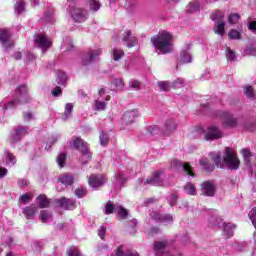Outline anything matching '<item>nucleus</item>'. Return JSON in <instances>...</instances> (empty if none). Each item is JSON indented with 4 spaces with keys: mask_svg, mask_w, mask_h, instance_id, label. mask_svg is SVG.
<instances>
[{
    "mask_svg": "<svg viewBox=\"0 0 256 256\" xmlns=\"http://www.w3.org/2000/svg\"><path fill=\"white\" fill-rule=\"evenodd\" d=\"M139 181L141 185L161 187L165 185V174L162 171L154 172L152 176H149L146 180L140 179Z\"/></svg>",
    "mask_w": 256,
    "mask_h": 256,
    "instance_id": "obj_6",
    "label": "nucleus"
},
{
    "mask_svg": "<svg viewBox=\"0 0 256 256\" xmlns=\"http://www.w3.org/2000/svg\"><path fill=\"white\" fill-rule=\"evenodd\" d=\"M56 81L58 85H65L67 83V74L63 71H58Z\"/></svg>",
    "mask_w": 256,
    "mask_h": 256,
    "instance_id": "obj_38",
    "label": "nucleus"
},
{
    "mask_svg": "<svg viewBox=\"0 0 256 256\" xmlns=\"http://www.w3.org/2000/svg\"><path fill=\"white\" fill-rule=\"evenodd\" d=\"M100 144L102 145V147H105L107 145V143H109V137L107 136V134L101 132L100 133Z\"/></svg>",
    "mask_w": 256,
    "mask_h": 256,
    "instance_id": "obj_57",
    "label": "nucleus"
},
{
    "mask_svg": "<svg viewBox=\"0 0 256 256\" xmlns=\"http://www.w3.org/2000/svg\"><path fill=\"white\" fill-rule=\"evenodd\" d=\"M27 85L22 84L18 86L15 90L14 99L4 105V109H13L19 105H25L31 101V96H29Z\"/></svg>",
    "mask_w": 256,
    "mask_h": 256,
    "instance_id": "obj_3",
    "label": "nucleus"
},
{
    "mask_svg": "<svg viewBox=\"0 0 256 256\" xmlns=\"http://www.w3.org/2000/svg\"><path fill=\"white\" fill-rule=\"evenodd\" d=\"M178 198H179V196L177 195V193H171L167 197V202L169 203L170 207H175V205H177Z\"/></svg>",
    "mask_w": 256,
    "mask_h": 256,
    "instance_id": "obj_45",
    "label": "nucleus"
},
{
    "mask_svg": "<svg viewBox=\"0 0 256 256\" xmlns=\"http://www.w3.org/2000/svg\"><path fill=\"white\" fill-rule=\"evenodd\" d=\"M68 256H83V254H81V252L79 251V249H77L76 247H71L68 252H67Z\"/></svg>",
    "mask_w": 256,
    "mask_h": 256,
    "instance_id": "obj_56",
    "label": "nucleus"
},
{
    "mask_svg": "<svg viewBox=\"0 0 256 256\" xmlns=\"http://www.w3.org/2000/svg\"><path fill=\"white\" fill-rule=\"evenodd\" d=\"M129 85L132 89H139L141 87V83L137 80H130Z\"/></svg>",
    "mask_w": 256,
    "mask_h": 256,
    "instance_id": "obj_61",
    "label": "nucleus"
},
{
    "mask_svg": "<svg viewBox=\"0 0 256 256\" xmlns=\"http://www.w3.org/2000/svg\"><path fill=\"white\" fill-rule=\"evenodd\" d=\"M116 256H139V253L134 251H123V247L120 246L116 249Z\"/></svg>",
    "mask_w": 256,
    "mask_h": 256,
    "instance_id": "obj_35",
    "label": "nucleus"
},
{
    "mask_svg": "<svg viewBox=\"0 0 256 256\" xmlns=\"http://www.w3.org/2000/svg\"><path fill=\"white\" fill-rule=\"evenodd\" d=\"M31 196L29 194H24L22 196H20L19 201L20 203H29V201H31Z\"/></svg>",
    "mask_w": 256,
    "mask_h": 256,
    "instance_id": "obj_60",
    "label": "nucleus"
},
{
    "mask_svg": "<svg viewBox=\"0 0 256 256\" xmlns=\"http://www.w3.org/2000/svg\"><path fill=\"white\" fill-rule=\"evenodd\" d=\"M101 53H103V50L101 48L89 49L82 55L81 65L83 67H89V65L95 63V60L97 59V57H99V55H101Z\"/></svg>",
    "mask_w": 256,
    "mask_h": 256,
    "instance_id": "obj_7",
    "label": "nucleus"
},
{
    "mask_svg": "<svg viewBox=\"0 0 256 256\" xmlns=\"http://www.w3.org/2000/svg\"><path fill=\"white\" fill-rule=\"evenodd\" d=\"M235 229H237L235 224L223 223V236L226 237V239H231L233 233H235Z\"/></svg>",
    "mask_w": 256,
    "mask_h": 256,
    "instance_id": "obj_22",
    "label": "nucleus"
},
{
    "mask_svg": "<svg viewBox=\"0 0 256 256\" xmlns=\"http://www.w3.org/2000/svg\"><path fill=\"white\" fill-rule=\"evenodd\" d=\"M57 207H61L62 209H65L66 211H73L77 207V202L73 199H67L65 197L56 200Z\"/></svg>",
    "mask_w": 256,
    "mask_h": 256,
    "instance_id": "obj_16",
    "label": "nucleus"
},
{
    "mask_svg": "<svg viewBox=\"0 0 256 256\" xmlns=\"http://www.w3.org/2000/svg\"><path fill=\"white\" fill-rule=\"evenodd\" d=\"M223 17H225V15L219 10L212 13V15H211L212 21H216V22L223 21Z\"/></svg>",
    "mask_w": 256,
    "mask_h": 256,
    "instance_id": "obj_50",
    "label": "nucleus"
},
{
    "mask_svg": "<svg viewBox=\"0 0 256 256\" xmlns=\"http://www.w3.org/2000/svg\"><path fill=\"white\" fill-rule=\"evenodd\" d=\"M214 33H216V35H220L221 37L225 35V23L223 21H218L215 23Z\"/></svg>",
    "mask_w": 256,
    "mask_h": 256,
    "instance_id": "obj_25",
    "label": "nucleus"
},
{
    "mask_svg": "<svg viewBox=\"0 0 256 256\" xmlns=\"http://www.w3.org/2000/svg\"><path fill=\"white\" fill-rule=\"evenodd\" d=\"M37 213V206L30 205L23 209V214L27 219H32V217H35V214Z\"/></svg>",
    "mask_w": 256,
    "mask_h": 256,
    "instance_id": "obj_24",
    "label": "nucleus"
},
{
    "mask_svg": "<svg viewBox=\"0 0 256 256\" xmlns=\"http://www.w3.org/2000/svg\"><path fill=\"white\" fill-rule=\"evenodd\" d=\"M115 213L116 215H118V217H121V219H126L127 215H129V212L127 211V209H125L123 206H120V205L116 207Z\"/></svg>",
    "mask_w": 256,
    "mask_h": 256,
    "instance_id": "obj_41",
    "label": "nucleus"
},
{
    "mask_svg": "<svg viewBox=\"0 0 256 256\" xmlns=\"http://www.w3.org/2000/svg\"><path fill=\"white\" fill-rule=\"evenodd\" d=\"M69 11L71 12L72 18L74 21H76V23H83L84 21H87V18L89 17L87 11L81 8H71L70 6Z\"/></svg>",
    "mask_w": 256,
    "mask_h": 256,
    "instance_id": "obj_12",
    "label": "nucleus"
},
{
    "mask_svg": "<svg viewBox=\"0 0 256 256\" xmlns=\"http://www.w3.org/2000/svg\"><path fill=\"white\" fill-rule=\"evenodd\" d=\"M40 219L42 223H49V221H53V214L47 210H43L40 212Z\"/></svg>",
    "mask_w": 256,
    "mask_h": 256,
    "instance_id": "obj_32",
    "label": "nucleus"
},
{
    "mask_svg": "<svg viewBox=\"0 0 256 256\" xmlns=\"http://www.w3.org/2000/svg\"><path fill=\"white\" fill-rule=\"evenodd\" d=\"M107 109V103L99 99L95 100L94 111H105Z\"/></svg>",
    "mask_w": 256,
    "mask_h": 256,
    "instance_id": "obj_43",
    "label": "nucleus"
},
{
    "mask_svg": "<svg viewBox=\"0 0 256 256\" xmlns=\"http://www.w3.org/2000/svg\"><path fill=\"white\" fill-rule=\"evenodd\" d=\"M184 191L187 193V195H196L197 188H195V185L193 183H187L184 186Z\"/></svg>",
    "mask_w": 256,
    "mask_h": 256,
    "instance_id": "obj_39",
    "label": "nucleus"
},
{
    "mask_svg": "<svg viewBox=\"0 0 256 256\" xmlns=\"http://www.w3.org/2000/svg\"><path fill=\"white\" fill-rule=\"evenodd\" d=\"M88 7L90 11L96 13V11H99V9H101V2H99V0H89Z\"/></svg>",
    "mask_w": 256,
    "mask_h": 256,
    "instance_id": "obj_33",
    "label": "nucleus"
},
{
    "mask_svg": "<svg viewBox=\"0 0 256 256\" xmlns=\"http://www.w3.org/2000/svg\"><path fill=\"white\" fill-rule=\"evenodd\" d=\"M29 133V127L27 126H18L14 129V133L11 136L12 143L21 141V138L25 137Z\"/></svg>",
    "mask_w": 256,
    "mask_h": 256,
    "instance_id": "obj_19",
    "label": "nucleus"
},
{
    "mask_svg": "<svg viewBox=\"0 0 256 256\" xmlns=\"http://www.w3.org/2000/svg\"><path fill=\"white\" fill-rule=\"evenodd\" d=\"M37 203L38 206L40 207V209H45L47 207H49V199L47 198V196L45 195H40L37 197Z\"/></svg>",
    "mask_w": 256,
    "mask_h": 256,
    "instance_id": "obj_27",
    "label": "nucleus"
},
{
    "mask_svg": "<svg viewBox=\"0 0 256 256\" xmlns=\"http://www.w3.org/2000/svg\"><path fill=\"white\" fill-rule=\"evenodd\" d=\"M112 55H113L114 61H120L121 57H123V55H125V52H123L122 49L114 48L112 51Z\"/></svg>",
    "mask_w": 256,
    "mask_h": 256,
    "instance_id": "obj_44",
    "label": "nucleus"
},
{
    "mask_svg": "<svg viewBox=\"0 0 256 256\" xmlns=\"http://www.w3.org/2000/svg\"><path fill=\"white\" fill-rule=\"evenodd\" d=\"M151 43L158 52V55H167L173 51V35L167 31L159 32L151 38Z\"/></svg>",
    "mask_w": 256,
    "mask_h": 256,
    "instance_id": "obj_2",
    "label": "nucleus"
},
{
    "mask_svg": "<svg viewBox=\"0 0 256 256\" xmlns=\"http://www.w3.org/2000/svg\"><path fill=\"white\" fill-rule=\"evenodd\" d=\"M169 242L167 241H157L154 243V253L156 256H173L171 252L167 251V246Z\"/></svg>",
    "mask_w": 256,
    "mask_h": 256,
    "instance_id": "obj_13",
    "label": "nucleus"
},
{
    "mask_svg": "<svg viewBox=\"0 0 256 256\" xmlns=\"http://www.w3.org/2000/svg\"><path fill=\"white\" fill-rule=\"evenodd\" d=\"M210 157L212 161H214L216 167L219 169H230L231 171H237L239 169V165L241 162L237 155H235V151L233 148L226 147L225 154L223 158H221V152H211Z\"/></svg>",
    "mask_w": 256,
    "mask_h": 256,
    "instance_id": "obj_1",
    "label": "nucleus"
},
{
    "mask_svg": "<svg viewBox=\"0 0 256 256\" xmlns=\"http://www.w3.org/2000/svg\"><path fill=\"white\" fill-rule=\"evenodd\" d=\"M246 55H251L252 57H255L256 55V49L253 47H248L245 50Z\"/></svg>",
    "mask_w": 256,
    "mask_h": 256,
    "instance_id": "obj_62",
    "label": "nucleus"
},
{
    "mask_svg": "<svg viewBox=\"0 0 256 256\" xmlns=\"http://www.w3.org/2000/svg\"><path fill=\"white\" fill-rule=\"evenodd\" d=\"M65 45H67L65 51H71V49H73V41H71L70 39H66L63 41L61 49H63Z\"/></svg>",
    "mask_w": 256,
    "mask_h": 256,
    "instance_id": "obj_59",
    "label": "nucleus"
},
{
    "mask_svg": "<svg viewBox=\"0 0 256 256\" xmlns=\"http://www.w3.org/2000/svg\"><path fill=\"white\" fill-rule=\"evenodd\" d=\"M201 187H202V193L206 195V197H213V195H215L217 186H215L214 182L206 181L202 183Z\"/></svg>",
    "mask_w": 256,
    "mask_h": 256,
    "instance_id": "obj_20",
    "label": "nucleus"
},
{
    "mask_svg": "<svg viewBox=\"0 0 256 256\" xmlns=\"http://www.w3.org/2000/svg\"><path fill=\"white\" fill-rule=\"evenodd\" d=\"M215 117H219L222 121V125L225 129H233L239 125V120L233 114L227 111H218L215 113Z\"/></svg>",
    "mask_w": 256,
    "mask_h": 256,
    "instance_id": "obj_5",
    "label": "nucleus"
},
{
    "mask_svg": "<svg viewBox=\"0 0 256 256\" xmlns=\"http://www.w3.org/2000/svg\"><path fill=\"white\" fill-rule=\"evenodd\" d=\"M171 169L172 171H180V169H183V171H186L187 175H190V177H195V174L193 173V167L189 163H182L179 160H173L171 162Z\"/></svg>",
    "mask_w": 256,
    "mask_h": 256,
    "instance_id": "obj_10",
    "label": "nucleus"
},
{
    "mask_svg": "<svg viewBox=\"0 0 256 256\" xmlns=\"http://www.w3.org/2000/svg\"><path fill=\"white\" fill-rule=\"evenodd\" d=\"M4 163L7 167H13L17 163V158L9 150L4 151Z\"/></svg>",
    "mask_w": 256,
    "mask_h": 256,
    "instance_id": "obj_23",
    "label": "nucleus"
},
{
    "mask_svg": "<svg viewBox=\"0 0 256 256\" xmlns=\"http://www.w3.org/2000/svg\"><path fill=\"white\" fill-rule=\"evenodd\" d=\"M73 181H75V178L73 177V174H61L58 177V182L56 185L57 191H63V189H60V185H65V187L69 185H73Z\"/></svg>",
    "mask_w": 256,
    "mask_h": 256,
    "instance_id": "obj_18",
    "label": "nucleus"
},
{
    "mask_svg": "<svg viewBox=\"0 0 256 256\" xmlns=\"http://www.w3.org/2000/svg\"><path fill=\"white\" fill-rule=\"evenodd\" d=\"M199 7V2L192 1L186 6V13H197V11H199Z\"/></svg>",
    "mask_w": 256,
    "mask_h": 256,
    "instance_id": "obj_29",
    "label": "nucleus"
},
{
    "mask_svg": "<svg viewBox=\"0 0 256 256\" xmlns=\"http://www.w3.org/2000/svg\"><path fill=\"white\" fill-rule=\"evenodd\" d=\"M42 21H44L45 23H54L53 10L46 12L44 14V17L42 18Z\"/></svg>",
    "mask_w": 256,
    "mask_h": 256,
    "instance_id": "obj_51",
    "label": "nucleus"
},
{
    "mask_svg": "<svg viewBox=\"0 0 256 256\" xmlns=\"http://www.w3.org/2000/svg\"><path fill=\"white\" fill-rule=\"evenodd\" d=\"M117 207V204H113L111 201H109L104 207L105 215H111V213H115V211H117Z\"/></svg>",
    "mask_w": 256,
    "mask_h": 256,
    "instance_id": "obj_34",
    "label": "nucleus"
},
{
    "mask_svg": "<svg viewBox=\"0 0 256 256\" xmlns=\"http://www.w3.org/2000/svg\"><path fill=\"white\" fill-rule=\"evenodd\" d=\"M248 29L252 31V33H256V21L248 23Z\"/></svg>",
    "mask_w": 256,
    "mask_h": 256,
    "instance_id": "obj_64",
    "label": "nucleus"
},
{
    "mask_svg": "<svg viewBox=\"0 0 256 256\" xmlns=\"http://www.w3.org/2000/svg\"><path fill=\"white\" fill-rule=\"evenodd\" d=\"M0 43L6 49H11V47H13V40H11V31H9V29L0 30Z\"/></svg>",
    "mask_w": 256,
    "mask_h": 256,
    "instance_id": "obj_14",
    "label": "nucleus"
},
{
    "mask_svg": "<svg viewBox=\"0 0 256 256\" xmlns=\"http://www.w3.org/2000/svg\"><path fill=\"white\" fill-rule=\"evenodd\" d=\"M127 182V178L123 175V173L118 172L116 174V185H119L120 187Z\"/></svg>",
    "mask_w": 256,
    "mask_h": 256,
    "instance_id": "obj_49",
    "label": "nucleus"
},
{
    "mask_svg": "<svg viewBox=\"0 0 256 256\" xmlns=\"http://www.w3.org/2000/svg\"><path fill=\"white\" fill-rule=\"evenodd\" d=\"M239 19H241V16L237 13L231 14L228 17V21L229 23H231L232 25H235L236 23H238Z\"/></svg>",
    "mask_w": 256,
    "mask_h": 256,
    "instance_id": "obj_55",
    "label": "nucleus"
},
{
    "mask_svg": "<svg viewBox=\"0 0 256 256\" xmlns=\"http://www.w3.org/2000/svg\"><path fill=\"white\" fill-rule=\"evenodd\" d=\"M67 159V154H65L64 152L60 153L57 158V164L59 165V167L63 168L65 167V161Z\"/></svg>",
    "mask_w": 256,
    "mask_h": 256,
    "instance_id": "obj_47",
    "label": "nucleus"
},
{
    "mask_svg": "<svg viewBox=\"0 0 256 256\" xmlns=\"http://www.w3.org/2000/svg\"><path fill=\"white\" fill-rule=\"evenodd\" d=\"M223 132L219 130V127L212 125L204 130V138L206 141H217V139H222Z\"/></svg>",
    "mask_w": 256,
    "mask_h": 256,
    "instance_id": "obj_8",
    "label": "nucleus"
},
{
    "mask_svg": "<svg viewBox=\"0 0 256 256\" xmlns=\"http://www.w3.org/2000/svg\"><path fill=\"white\" fill-rule=\"evenodd\" d=\"M14 9L17 15H21L25 11V2L23 0H17Z\"/></svg>",
    "mask_w": 256,
    "mask_h": 256,
    "instance_id": "obj_40",
    "label": "nucleus"
},
{
    "mask_svg": "<svg viewBox=\"0 0 256 256\" xmlns=\"http://www.w3.org/2000/svg\"><path fill=\"white\" fill-rule=\"evenodd\" d=\"M241 153H242V157H243L246 165H250L251 164V155H252L251 150L245 148V149H242Z\"/></svg>",
    "mask_w": 256,
    "mask_h": 256,
    "instance_id": "obj_42",
    "label": "nucleus"
},
{
    "mask_svg": "<svg viewBox=\"0 0 256 256\" xmlns=\"http://www.w3.org/2000/svg\"><path fill=\"white\" fill-rule=\"evenodd\" d=\"M225 55L228 63H233L237 61V54L235 53L234 50L230 49L229 47L226 48Z\"/></svg>",
    "mask_w": 256,
    "mask_h": 256,
    "instance_id": "obj_31",
    "label": "nucleus"
},
{
    "mask_svg": "<svg viewBox=\"0 0 256 256\" xmlns=\"http://www.w3.org/2000/svg\"><path fill=\"white\" fill-rule=\"evenodd\" d=\"M34 43L38 46L39 49L42 50V53H45V51L51 49V45H53L51 38L43 34H37L35 36Z\"/></svg>",
    "mask_w": 256,
    "mask_h": 256,
    "instance_id": "obj_9",
    "label": "nucleus"
},
{
    "mask_svg": "<svg viewBox=\"0 0 256 256\" xmlns=\"http://www.w3.org/2000/svg\"><path fill=\"white\" fill-rule=\"evenodd\" d=\"M200 166L204 171L211 172L215 170V165L209 164V160H207V158L200 159Z\"/></svg>",
    "mask_w": 256,
    "mask_h": 256,
    "instance_id": "obj_28",
    "label": "nucleus"
},
{
    "mask_svg": "<svg viewBox=\"0 0 256 256\" xmlns=\"http://www.w3.org/2000/svg\"><path fill=\"white\" fill-rule=\"evenodd\" d=\"M185 83V80L183 78H177L172 84V89H181L183 87V84Z\"/></svg>",
    "mask_w": 256,
    "mask_h": 256,
    "instance_id": "obj_52",
    "label": "nucleus"
},
{
    "mask_svg": "<svg viewBox=\"0 0 256 256\" xmlns=\"http://www.w3.org/2000/svg\"><path fill=\"white\" fill-rule=\"evenodd\" d=\"M73 147L77 149V151H80L81 157L80 161L82 165H87L89 161H91L93 154L89 150V144L85 142L81 137H76L73 140Z\"/></svg>",
    "mask_w": 256,
    "mask_h": 256,
    "instance_id": "obj_4",
    "label": "nucleus"
},
{
    "mask_svg": "<svg viewBox=\"0 0 256 256\" xmlns=\"http://www.w3.org/2000/svg\"><path fill=\"white\" fill-rule=\"evenodd\" d=\"M151 219L157 223H162V225H171L173 223V215L171 214H161L159 212L150 213Z\"/></svg>",
    "mask_w": 256,
    "mask_h": 256,
    "instance_id": "obj_11",
    "label": "nucleus"
},
{
    "mask_svg": "<svg viewBox=\"0 0 256 256\" xmlns=\"http://www.w3.org/2000/svg\"><path fill=\"white\" fill-rule=\"evenodd\" d=\"M157 133H159V127L158 126L153 125V126H148L146 128V135L148 137H151L153 135H157Z\"/></svg>",
    "mask_w": 256,
    "mask_h": 256,
    "instance_id": "obj_46",
    "label": "nucleus"
},
{
    "mask_svg": "<svg viewBox=\"0 0 256 256\" xmlns=\"http://www.w3.org/2000/svg\"><path fill=\"white\" fill-rule=\"evenodd\" d=\"M75 195H76V197H78L79 199L85 197V195H87V188H85V187L77 188V189L75 190Z\"/></svg>",
    "mask_w": 256,
    "mask_h": 256,
    "instance_id": "obj_53",
    "label": "nucleus"
},
{
    "mask_svg": "<svg viewBox=\"0 0 256 256\" xmlns=\"http://www.w3.org/2000/svg\"><path fill=\"white\" fill-rule=\"evenodd\" d=\"M139 117L138 110L127 111L123 114L121 118L122 125H131V123H135V119Z\"/></svg>",
    "mask_w": 256,
    "mask_h": 256,
    "instance_id": "obj_17",
    "label": "nucleus"
},
{
    "mask_svg": "<svg viewBox=\"0 0 256 256\" xmlns=\"http://www.w3.org/2000/svg\"><path fill=\"white\" fill-rule=\"evenodd\" d=\"M33 119H35V115H33V113H31V112L24 113L25 121H33Z\"/></svg>",
    "mask_w": 256,
    "mask_h": 256,
    "instance_id": "obj_63",
    "label": "nucleus"
},
{
    "mask_svg": "<svg viewBox=\"0 0 256 256\" xmlns=\"http://www.w3.org/2000/svg\"><path fill=\"white\" fill-rule=\"evenodd\" d=\"M72 113H73V104L72 103H67L66 106H65V111L62 115L63 121H67V119H70Z\"/></svg>",
    "mask_w": 256,
    "mask_h": 256,
    "instance_id": "obj_30",
    "label": "nucleus"
},
{
    "mask_svg": "<svg viewBox=\"0 0 256 256\" xmlns=\"http://www.w3.org/2000/svg\"><path fill=\"white\" fill-rule=\"evenodd\" d=\"M158 87L161 89V91H169L171 89V83L168 81H163L158 83Z\"/></svg>",
    "mask_w": 256,
    "mask_h": 256,
    "instance_id": "obj_54",
    "label": "nucleus"
},
{
    "mask_svg": "<svg viewBox=\"0 0 256 256\" xmlns=\"http://www.w3.org/2000/svg\"><path fill=\"white\" fill-rule=\"evenodd\" d=\"M123 45H126V47H128L129 49H131V47H135V45H137V37H135L131 31H126L124 38L122 40Z\"/></svg>",
    "mask_w": 256,
    "mask_h": 256,
    "instance_id": "obj_21",
    "label": "nucleus"
},
{
    "mask_svg": "<svg viewBox=\"0 0 256 256\" xmlns=\"http://www.w3.org/2000/svg\"><path fill=\"white\" fill-rule=\"evenodd\" d=\"M229 39L239 40L241 39V32L239 30L231 29L228 33Z\"/></svg>",
    "mask_w": 256,
    "mask_h": 256,
    "instance_id": "obj_48",
    "label": "nucleus"
},
{
    "mask_svg": "<svg viewBox=\"0 0 256 256\" xmlns=\"http://www.w3.org/2000/svg\"><path fill=\"white\" fill-rule=\"evenodd\" d=\"M107 179L103 175H90L88 179V183L92 189H99V187H103Z\"/></svg>",
    "mask_w": 256,
    "mask_h": 256,
    "instance_id": "obj_15",
    "label": "nucleus"
},
{
    "mask_svg": "<svg viewBox=\"0 0 256 256\" xmlns=\"http://www.w3.org/2000/svg\"><path fill=\"white\" fill-rule=\"evenodd\" d=\"M244 95L247 99H250V101H254L256 94L255 90H253V86H246L244 90Z\"/></svg>",
    "mask_w": 256,
    "mask_h": 256,
    "instance_id": "obj_36",
    "label": "nucleus"
},
{
    "mask_svg": "<svg viewBox=\"0 0 256 256\" xmlns=\"http://www.w3.org/2000/svg\"><path fill=\"white\" fill-rule=\"evenodd\" d=\"M180 63H191L193 61V57L187 50H182L179 58Z\"/></svg>",
    "mask_w": 256,
    "mask_h": 256,
    "instance_id": "obj_26",
    "label": "nucleus"
},
{
    "mask_svg": "<svg viewBox=\"0 0 256 256\" xmlns=\"http://www.w3.org/2000/svg\"><path fill=\"white\" fill-rule=\"evenodd\" d=\"M210 222H212L214 225H221V223H223V219L217 216V214L214 212L212 218H210Z\"/></svg>",
    "mask_w": 256,
    "mask_h": 256,
    "instance_id": "obj_58",
    "label": "nucleus"
},
{
    "mask_svg": "<svg viewBox=\"0 0 256 256\" xmlns=\"http://www.w3.org/2000/svg\"><path fill=\"white\" fill-rule=\"evenodd\" d=\"M166 131L167 133H171L177 129V123H175V120L168 119L165 123Z\"/></svg>",
    "mask_w": 256,
    "mask_h": 256,
    "instance_id": "obj_37",
    "label": "nucleus"
}]
</instances>
